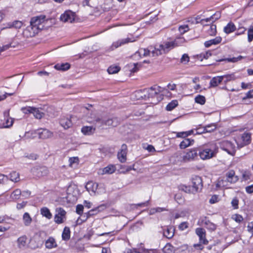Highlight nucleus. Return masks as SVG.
<instances>
[{
    "instance_id": "f257e3e1",
    "label": "nucleus",
    "mask_w": 253,
    "mask_h": 253,
    "mask_svg": "<svg viewBox=\"0 0 253 253\" xmlns=\"http://www.w3.org/2000/svg\"><path fill=\"white\" fill-rule=\"evenodd\" d=\"M218 149L215 143H210L199 148L198 155L203 160H209L216 156Z\"/></svg>"
},
{
    "instance_id": "f03ea898",
    "label": "nucleus",
    "mask_w": 253,
    "mask_h": 253,
    "mask_svg": "<svg viewBox=\"0 0 253 253\" xmlns=\"http://www.w3.org/2000/svg\"><path fill=\"white\" fill-rule=\"evenodd\" d=\"M178 40L180 41L181 42H183V38H179L174 41L164 42L163 44L159 45V47H155V50L152 51V57L167 53L175 46H178L179 44Z\"/></svg>"
},
{
    "instance_id": "7ed1b4c3",
    "label": "nucleus",
    "mask_w": 253,
    "mask_h": 253,
    "mask_svg": "<svg viewBox=\"0 0 253 253\" xmlns=\"http://www.w3.org/2000/svg\"><path fill=\"white\" fill-rule=\"evenodd\" d=\"M238 180V176L235 175V171L233 170H230L226 173V179H218L216 184L217 188L224 187L227 186L226 182L234 183Z\"/></svg>"
},
{
    "instance_id": "20e7f679",
    "label": "nucleus",
    "mask_w": 253,
    "mask_h": 253,
    "mask_svg": "<svg viewBox=\"0 0 253 253\" xmlns=\"http://www.w3.org/2000/svg\"><path fill=\"white\" fill-rule=\"evenodd\" d=\"M46 20V16L41 15L31 18L30 23L40 32L44 28V23Z\"/></svg>"
},
{
    "instance_id": "39448f33",
    "label": "nucleus",
    "mask_w": 253,
    "mask_h": 253,
    "mask_svg": "<svg viewBox=\"0 0 253 253\" xmlns=\"http://www.w3.org/2000/svg\"><path fill=\"white\" fill-rule=\"evenodd\" d=\"M192 193L200 192L203 187V181L201 177L195 175L191 179Z\"/></svg>"
},
{
    "instance_id": "423d86ee",
    "label": "nucleus",
    "mask_w": 253,
    "mask_h": 253,
    "mask_svg": "<svg viewBox=\"0 0 253 253\" xmlns=\"http://www.w3.org/2000/svg\"><path fill=\"white\" fill-rule=\"evenodd\" d=\"M220 147L221 149L227 152L231 155H234L236 151L235 145L231 142L227 140H224L220 142Z\"/></svg>"
},
{
    "instance_id": "0eeeda50",
    "label": "nucleus",
    "mask_w": 253,
    "mask_h": 253,
    "mask_svg": "<svg viewBox=\"0 0 253 253\" xmlns=\"http://www.w3.org/2000/svg\"><path fill=\"white\" fill-rule=\"evenodd\" d=\"M95 121L96 125L98 124V126L99 127L103 125L116 126L118 125V120L116 118L108 119L107 120L97 118Z\"/></svg>"
},
{
    "instance_id": "6e6552de",
    "label": "nucleus",
    "mask_w": 253,
    "mask_h": 253,
    "mask_svg": "<svg viewBox=\"0 0 253 253\" xmlns=\"http://www.w3.org/2000/svg\"><path fill=\"white\" fill-rule=\"evenodd\" d=\"M136 38L131 37V38H127L126 39H123L118 40L116 42H113L112 45L110 47L111 50H114L115 49L125 44L128 43L129 42H132L136 41Z\"/></svg>"
},
{
    "instance_id": "1a4fd4ad",
    "label": "nucleus",
    "mask_w": 253,
    "mask_h": 253,
    "mask_svg": "<svg viewBox=\"0 0 253 253\" xmlns=\"http://www.w3.org/2000/svg\"><path fill=\"white\" fill-rule=\"evenodd\" d=\"M198 224L205 227L207 229L212 231L216 228V225L210 221L207 217H202L198 220Z\"/></svg>"
},
{
    "instance_id": "9d476101",
    "label": "nucleus",
    "mask_w": 253,
    "mask_h": 253,
    "mask_svg": "<svg viewBox=\"0 0 253 253\" xmlns=\"http://www.w3.org/2000/svg\"><path fill=\"white\" fill-rule=\"evenodd\" d=\"M56 214L54 216V222L57 224H61L63 223L66 219L65 211L61 208H57L56 210Z\"/></svg>"
},
{
    "instance_id": "9b49d317",
    "label": "nucleus",
    "mask_w": 253,
    "mask_h": 253,
    "mask_svg": "<svg viewBox=\"0 0 253 253\" xmlns=\"http://www.w3.org/2000/svg\"><path fill=\"white\" fill-rule=\"evenodd\" d=\"M39 32L37 29L30 23V25L23 31V35L24 37L28 38L35 36Z\"/></svg>"
},
{
    "instance_id": "f8f14e48",
    "label": "nucleus",
    "mask_w": 253,
    "mask_h": 253,
    "mask_svg": "<svg viewBox=\"0 0 253 253\" xmlns=\"http://www.w3.org/2000/svg\"><path fill=\"white\" fill-rule=\"evenodd\" d=\"M67 198L70 201L75 202L77 199L78 190L75 186H69L67 189Z\"/></svg>"
},
{
    "instance_id": "ddd939ff",
    "label": "nucleus",
    "mask_w": 253,
    "mask_h": 253,
    "mask_svg": "<svg viewBox=\"0 0 253 253\" xmlns=\"http://www.w3.org/2000/svg\"><path fill=\"white\" fill-rule=\"evenodd\" d=\"M60 19L64 22L72 23L75 19V13L71 10H66L60 15Z\"/></svg>"
},
{
    "instance_id": "4468645a",
    "label": "nucleus",
    "mask_w": 253,
    "mask_h": 253,
    "mask_svg": "<svg viewBox=\"0 0 253 253\" xmlns=\"http://www.w3.org/2000/svg\"><path fill=\"white\" fill-rule=\"evenodd\" d=\"M127 146L125 144H123L121 146V150L118 152L117 156L118 159L121 163H124L126 160V154H127Z\"/></svg>"
},
{
    "instance_id": "2eb2a0df",
    "label": "nucleus",
    "mask_w": 253,
    "mask_h": 253,
    "mask_svg": "<svg viewBox=\"0 0 253 253\" xmlns=\"http://www.w3.org/2000/svg\"><path fill=\"white\" fill-rule=\"evenodd\" d=\"M241 139L242 142L239 143L238 141H237L236 143L238 147L241 148L245 145H247L251 142V134L248 132L244 133L241 136Z\"/></svg>"
},
{
    "instance_id": "dca6fc26",
    "label": "nucleus",
    "mask_w": 253,
    "mask_h": 253,
    "mask_svg": "<svg viewBox=\"0 0 253 253\" xmlns=\"http://www.w3.org/2000/svg\"><path fill=\"white\" fill-rule=\"evenodd\" d=\"M196 233L199 237L200 243L205 245L208 243V241L206 238V231L202 228H198L196 229Z\"/></svg>"
},
{
    "instance_id": "f3484780",
    "label": "nucleus",
    "mask_w": 253,
    "mask_h": 253,
    "mask_svg": "<svg viewBox=\"0 0 253 253\" xmlns=\"http://www.w3.org/2000/svg\"><path fill=\"white\" fill-rule=\"evenodd\" d=\"M198 151L196 149L189 150L183 156V160L185 161H189L194 160L198 156Z\"/></svg>"
},
{
    "instance_id": "a211bd4d",
    "label": "nucleus",
    "mask_w": 253,
    "mask_h": 253,
    "mask_svg": "<svg viewBox=\"0 0 253 253\" xmlns=\"http://www.w3.org/2000/svg\"><path fill=\"white\" fill-rule=\"evenodd\" d=\"M116 169V167L114 165H109L107 167L100 169L98 170V173L99 174H110L114 173Z\"/></svg>"
},
{
    "instance_id": "6ab92c4d",
    "label": "nucleus",
    "mask_w": 253,
    "mask_h": 253,
    "mask_svg": "<svg viewBox=\"0 0 253 253\" xmlns=\"http://www.w3.org/2000/svg\"><path fill=\"white\" fill-rule=\"evenodd\" d=\"M28 238L26 236H22L19 237L17 240V245L19 249L24 250L27 247Z\"/></svg>"
},
{
    "instance_id": "aec40b11",
    "label": "nucleus",
    "mask_w": 253,
    "mask_h": 253,
    "mask_svg": "<svg viewBox=\"0 0 253 253\" xmlns=\"http://www.w3.org/2000/svg\"><path fill=\"white\" fill-rule=\"evenodd\" d=\"M97 187L98 184L93 181L88 182L85 185V188L86 190L90 193V195H92V194H95Z\"/></svg>"
},
{
    "instance_id": "412c9836",
    "label": "nucleus",
    "mask_w": 253,
    "mask_h": 253,
    "mask_svg": "<svg viewBox=\"0 0 253 253\" xmlns=\"http://www.w3.org/2000/svg\"><path fill=\"white\" fill-rule=\"evenodd\" d=\"M38 134L40 138L46 139L51 137L52 133L46 129H40L38 130Z\"/></svg>"
},
{
    "instance_id": "4be33fe9",
    "label": "nucleus",
    "mask_w": 253,
    "mask_h": 253,
    "mask_svg": "<svg viewBox=\"0 0 253 253\" xmlns=\"http://www.w3.org/2000/svg\"><path fill=\"white\" fill-rule=\"evenodd\" d=\"M153 50H155V47L154 48L153 47H150L149 49H145V48H140L138 50V51L135 53V55L137 54L140 55V56H152V51Z\"/></svg>"
},
{
    "instance_id": "5701e85b",
    "label": "nucleus",
    "mask_w": 253,
    "mask_h": 253,
    "mask_svg": "<svg viewBox=\"0 0 253 253\" xmlns=\"http://www.w3.org/2000/svg\"><path fill=\"white\" fill-rule=\"evenodd\" d=\"M45 247L47 249H52L55 248L57 247V244L55 239L52 237H50L45 241Z\"/></svg>"
},
{
    "instance_id": "b1692460",
    "label": "nucleus",
    "mask_w": 253,
    "mask_h": 253,
    "mask_svg": "<svg viewBox=\"0 0 253 253\" xmlns=\"http://www.w3.org/2000/svg\"><path fill=\"white\" fill-rule=\"evenodd\" d=\"M162 91V88L157 85H154L148 90L149 96L153 97Z\"/></svg>"
},
{
    "instance_id": "393cba45",
    "label": "nucleus",
    "mask_w": 253,
    "mask_h": 253,
    "mask_svg": "<svg viewBox=\"0 0 253 253\" xmlns=\"http://www.w3.org/2000/svg\"><path fill=\"white\" fill-rule=\"evenodd\" d=\"M99 207H97L95 209L90 210L86 213H84L82 215V220L83 221H86L90 216L96 214L99 211Z\"/></svg>"
},
{
    "instance_id": "a878e982",
    "label": "nucleus",
    "mask_w": 253,
    "mask_h": 253,
    "mask_svg": "<svg viewBox=\"0 0 253 253\" xmlns=\"http://www.w3.org/2000/svg\"><path fill=\"white\" fill-rule=\"evenodd\" d=\"M222 41L220 37H216L213 39L206 41L204 43V45L206 47H209L211 45H216Z\"/></svg>"
},
{
    "instance_id": "bb28decb",
    "label": "nucleus",
    "mask_w": 253,
    "mask_h": 253,
    "mask_svg": "<svg viewBox=\"0 0 253 253\" xmlns=\"http://www.w3.org/2000/svg\"><path fill=\"white\" fill-rule=\"evenodd\" d=\"M5 118L3 123V127L8 128L11 126L13 125L14 120L12 118L9 117L8 113H4Z\"/></svg>"
},
{
    "instance_id": "cd10ccee",
    "label": "nucleus",
    "mask_w": 253,
    "mask_h": 253,
    "mask_svg": "<svg viewBox=\"0 0 253 253\" xmlns=\"http://www.w3.org/2000/svg\"><path fill=\"white\" fill-rule=\"evenodd\" d=\"M216 128V125L215 124H211L204 126L203 131H198V133L199 134H202L206 132H211L215 130Z\"/></svg>"
},
{
    "instance_id": "c85d7f7f",
    "label": "nucleus",
    "mask_w": 253,
    "mask_h": 253,
    "mask_svg": "<svg viewBox=\"0 0 253 253\" xmlns=\"http://www.w3.org/2000/svg\"><path fill=\"white\" fill-rule=\"evenodd\" d=\"M60 124L65 129L69 128L72 125L71 121L68 118H61L60 121Z\"/></svg>"
},
{
    "instance_id": "c756f323",
    "label": "nucleus",
    "mask_w": 253,
    "mask_h": 253,
    "mask_svg": "<svg viewBox=\"0 0 253 253\" xmlns=\"http://www.w3.org/2000/svg\"><path fill=\"white\" fill-rule=\"evenodd\" d=\"M222 81L223 77L222 76L213 77L210 81V86L216 87Z\"/></svg>"
},
{
    "instance_id": "7c9ffc66",
    "label": "nucleus",
    "mask_w": 253,
    "mask_h": 253,
    "mask_svg": "<svg viewBox=\"0 0 253 253\" xmlns=\"http://www.w3.org/2000/svg\"><path fill=\"white\" fill-rule=\"evenodd\" d=\"M243 56L240 55L238 56L237 57H232V58H221L217 60L216 61L218 62H221V61H225L227 62H232V63H235L237 61L241 60L243 59Z\"/></svg>"
},
{
    "instance_id": "2f4dec72",
    "label": "nucleus",
    "mask_w": 253,
    "mask_h": 253,
    "mask_svg": "<svg viewBox=\"0 0 253 253\" xmlns=\"http://www.w3.org/2000/svg\"><path fill=\"white\" fill-rule=\"evenodd\" d=\"M70 67V65L68 63L57 64L54 66V68L57 70L65 71L68 70Z\"/></svg>"
},
{
    "instance_id": "473e14b6",
    "label": "nucleus",
    "mask_w": 253,
    "mask_h": 253,
    "mask_svg": "<svg viewBox=\"0 0 253 253\" xmlns=\"http://www.w3.org/2000/svg\"><path fill=\"white\" fill-rule=\"evenodd\" d=\"M41 214L43 216L45 217L48 219H50L52 218V214L50 212L49 210L46 207H43L41 209Z\"/></svg>"
},
{
    "instance_id": "72a5a7b5",
    "label": "nucleus",
    "mask_w": 253,
    "mask_h": 253,
    "mask_svg": "<svg viewBox=\"0 0 253 253\" xmlns=\"http://www.w3.org/2000/svg\"><path fill=\"white\" fill-rule=\"evenodd\" d=\"M194 142V140H191L189 138L184 139L181 142L179 145V147L181 149H185L186 147L189 146Z\"/></svg>"
},
{
    "instance_id": "f704fd0d",
    "label": "nucleus",
    "mask_w": 253,
    "mask_h": 253,
    "mask_svg": "<svg viewBox=\"0 0 253 253\" xmlns=\"http://www.w3.org/2000/svg\"><path fill=\"white\" fill-rule=\"evenodd\" d=\"M22 194L20 189H16L14 190L10 195V198L12 200H17L19 199Z\"/></svg>"
},
{
    "instance_id": "c9c22d12",
    "label": "nucleus",
    "mask_w": 253,
    "mask_h": 253,
    "mask_svg": "<svg viewBox=\"0 0 253 253\" xmlns=\"http://www.w3.org/2000/svg\"><path fill=\"white\" fill-rule=\"evenodd\" d=\"M236 30L235 25L232 23H229L224 28V32L226 34H229L234 32Z\"/></svg>"
},
{
    "instance_id": "e433bc0d",
    "label": "nucleus",
    "mask_w": 253,
    "mask_h": 253,
    "mask_svg": "<svg viewBox=\"0 0 253 253\" xmlns=\"http://www.w3.org/2000/svg\"><path fill=\"white\" fill-rule=\"evenodd\" d=\"M70 230L68 227H65L64 228L62 234V238L63 240L67 241L70 238Z\"/></svg>"
},
{
    "instance_id": "4c0bfd02",
    "label": "nucleus",
    "mask_w": 253,
    "mask_h": 253,
    "mask_svg": "<svg viewBox=\"0 0 253 253\" xmlns=\"http://www.w3.org/2000/svg\"><path fill=\"white\" fill-rule=\"evenodd\" d=\"M95 129L93 126H85L82 128V132L85 135H90L94 132Z\"/></svg>"
},
{
    "instance_id": "58836bf2",
    "label": "nucleus",
    "mask_w": 253,
    "mask_h": 253,
    "mask_svg": "<svg viewBox=\"0 0 253 253\" xmlns=\"http://www.w3.org/2000/svg\"><path fill=\"white\" fill-rule=\"evenodd\" d=\"M32 114L37 119H41L44 115V113L39 108L34 107Z\"/></svg>"
},
{
    "instance_id": "ea45409f",
    "label": "nucleus",
    "mask_w": 253,
    "mask_h": 253,
    "mask_svg": "<svg viewBox=\"0 0 253 253\" xmlns=\"http://www.w3.org/2000/svg\"><path fill=\"white\" fill-rule=\"evenodd\" d=\"M222 76L223 77V80L224 79H225L224 81L225 83H226L230 81H234L236 79L238 78V77H237L235 76V73H232L231 74L225 75H223Z\"/></svg>"
},
{
    "instance_id": "a19ab883",
    "label": "nucleus",
    "mask_w": 253,
    "mask_h": 253,
    "mask_svg": "<svg viewBox=\"0 0 253 253\" xmlns=\"http://www.w3.org/2000/svg\"><path fill=\"white\" fill-rule=\"evenodd\" d=\"M23 220L25 226H29L31 223L32 218L28 212H25L23 216Z\"/></svg>"
},
{
    "instance_id": "79ce46f5",
    "label": "nucleus",
    "mask_w": 253,
    "mask_h": 253,
    "mask_svg": "<svg viewBox=\"0 0 253 253\" xmlns=\"http://www.w3.org/2000/svg\"><path fill=\"white\" fill-rule=\"evenodd\" d=\"M209 26V25H208ZM207 33L211 36H215L216 34V26L214 24H211L209 26L207 30Z\"/></svg>"
},
{
    "instance_id": "37998d69",
    "label": "nucleus",
    "mask_w": 253,
    "mask_h": 253,
    "mask_svg": "<svg viewBox=\"0 0 253 253\" xmlns=\"http://www.w3.org/2000/svg\"><path fill=\"white\" fill-rule=\"evenodd\" d=\"M178 105V101L176 100H172L166 106V110L169 111L172 110Z\"/></svg>"
},
{
    "instance_id": "c03bdc74",
    "label": "nucleus",
    "mask_w": 253,
    "mask_h": 253,
    "mask_svg": "<svg viewBox=\"0 0 253 253\" xmlns=\"http://www.w3.org/2000/svg\"><path fill=\"white\" fill-rule=\"evenodd\" d=\"M10 179L12 181L16 182L19 181V174L16 171H12L10 173Z\"/></svg>"
},
{
    "instance_id": "a18cd8bd",
    "label": "nucleus",
    "mask_w": 253,
    "mask_h": 253,
    "mask_svg": "<svg viewBox=\"0 0 253 253\" xmlns=\"http://www.w3.org/2000/svg\"><path fill=\"white\" fill-rule=\"evenodd\" d=\"M164 253H172L174 247L170 244H167L163 249Z\"/></svg>"
},
{
    "instance_id": "49530a36",
    "label": "nucleus",
    "mask_w": 253,
    "mask_h": 253,
    "mask_svg": "<svg viewBox=\"0 0 253 253\" xmlns=\"http://www.w3.org/2000/svg\"><path fill=\"white\" fill-rule=\"evenodd\" d=\"M195 101L197 103L200 104L201 105H204L206 102V98L205 96L198 95L195 98Z\"/></svg>"
},
{
    "instance_id": "de8ad7c7",
    "label": "nucleus",
    "mask_w": 253,
    "mask_h": 253,
    "mask_svg": "<svg viewBox=\"0 0 253 253\" xmlns=\"http://www.w3.org/2000/svg\"><path fill=\"white\" fill-rule=\"evenodd\" d=\"M120 70V68L117 66H111L107 70L109 74H113L118 73Z\"/></svg>"
},
{
    "instance_id": "09e8293b",
    "label": "nucleus",
    "mask_w": 253,
    "mask_h": 253,
    "mask_svg": "<svg viewBox=\"0 0 253 253\" xmlns=\"http://www.w3.org/2000/svg\"><path fill=\"white\" fill-rule=\"evenodd\" d=\"M164 235L167 238L170 239L174 235L173 230L172 228H167L164 231Z\"/></svg>"
},
{
    "instance_id": "8fccbe9b",
    "label": "nucleus",
    "mask_w": 253,
    "mask_h": 253,
    "mask_svg": "<svg viewBox=\"0 0 253 253\" xmlns=\"http://www.w3.org/2000/svg\"><path fill=\"white\" fill-rule=\"evenodd\" d=\"M178 30L180 34L182 35L188 32L189 30V29L188 25H184L179 26Z\"/></svg>"
},
{
    "instance_id": "3c124183",
    "label": "nucleus",
    "mask_w": 253,
    "mask_h": 253,
    "mask_svg": "<svg viewBox=\"0 0 253 253\" xmlns=\"http://www.w3.org/2000/svg\"><path fill=\"white\" fill-rule=\"evenodd\" d=\"M253 40V26L251 27L248 31V41L251 42Z\"/></svg>"
},
{
    "instance_id": "603ef678",
    "label": "nucleus",
    "mask_w": 253,
    "mask_h": 253,
    "mask_svg": "<svg viewBox=\"0 0 253 253\" xmlns=\"http://www.w3.org/2000/svg\"><path fill=\"white\" fill-rule=\"evenodd\" d=\"M33 107L27 106L21 108L22 111L25 114H32Z\"/></svg>"
},
{
    "instance_id": "864d4df0",
    "label": "nucleus",
    "mask_w": 253,
    "mask_h": 253,
    "mask_svg": "<svg viewBox=\"0 0 253 253\" xmlns=\"http://www.w3.org/2000/svg\"><path fill=\"white\" fill-rule=\"evenodd\" d=\"M251 173L249 171H244L242 174V178L244 180H248L250 179Z\"/></svg>"
},
{
    "instance_id": "5fc2aeb1",
    "label": "nucleus",
    "mask_w": 253,
    "mask_h": 253,
    "mask_svg": "<svg viewBox=\"0 0 253 253\" xmlns=\"http://www.w3.org/2000/svg\"><path fill=\"white\" fill-rule=\"evenodd\" d=\"M12 42H10L9 44H7L2 45V46H0V53L1 52L8 49L10 47H15V45H12Z\"/></svg>"
},
{
    "instance_id": "6e6d98bb",
    "label": "nucleus",
    "mask_w": 253,
    "mask_h": 253,
    "mask_svg": "<svg viewBox=\"0 0 253 253\" xmlns=\"http://www.w3.org/2000/svg\"><path fill=\"white\" fill-rule=\"evenodd\" d=\"M180 189L186 193H192V187L190 186L181 185L180 186Z\"/></svg>"
},
{
    "instance_id": "4d7b16f0",
    "label": "nucleus",
    "mask_w": 253,
    "mask_h": 253,
    "mask_svg": "<svg viewBox=\"0 0 253 253\" xmlns=\"http://www.w3.org/2000/svg\"><path fill=\"white\" fill-rule=\"evenodd\" d=\"M84 206L82 205H78L76 207V212L82 216L83 215Z\"/></svg>"
},
{
    "instance_id": "13d9d810",
    "label": "nucleus",
    "mask_w": 253,
    "mask_h": 253,
    "mask_svg": "<svg viewBox=\"0 0 253 253\" xmlns=\"http://www.w3.org/2000/svg\"><path fill=\"white\" fill-rule=\"evenodd\" d=\"M238 204L239 200L237 198H234L231 201V204L234 209H237L238 208Z\"/></svg>"
},
{
    "instance_id": "bf43d9fd",
    "label": "nucleus",
    "mask_w": 253,
    "mask_h": 253,
    "mask_svg": "<svg viewBox=\"0 0 253 253\" xmlns=\"http://www.w3.org/2000/svg\"><path fill=\"white\" fill-rule=\"evenodd\" d=\"M189 61V57L186 54H184L180 59V62L183 64H186Z\"/></svg>"
},
{
    "instance_id": "052dcab7",
    "label": "nucleus",
    "mask_w": 253,
    "mask_h": 253,
    "mask_svg": "<svg viewBox=\"0 0 253 253\" xmlns=\"http://www.w3.org/2000/svg\"><path fill=\"white\" fill-rule=\"evenodd\" d=\"M220 16L221 14L220 12L217 11L215 12L214 14L211 16V18L212 19V22L218 20L219 18H220Z\"/></svg>"
},
{
    "instance_id": "680f3d73",
    "label": "nucleus",
    "mask_w": 253,
    "mask_h": 253,
    "mask_svg": "<svg viewBox=\"0 0 253 253\" xmlns=\"http://www.w3.org/2000/svg\"><path fill=\"white\" fill-rule=\"evenodd\" d=\"M212 22V19L211 18V16L209 18H205V19H202L200 20V23L203 25L204 26H206L207 25L205 24V23L207 22Z\"/></svg>"
},
{
    "instance_id": "e2e57ef3",
    "label": "nucleus",
    "mask_w": 253,
    "mask_h": 253,
    "mask_svg": "<svg viewBox=\"0 0 253 253\" xmlns=\"http://www.w3.org/2000/svg\"><path fill=\"white\" fill-rule=\"evenodd\" d=\"M22 25L23 24L22 22L19 21H15L13 23V27L16 29H19L22 27Z\"/></svg>"
},
{
    "instance_id": "0e129e2a",
    "label": "nucleus",
    "mask_w": 253,
    "mask_h": 253,
    "mask_svg": "<svg viewBox=\"0 0 253 253\" xmlns=\"http://www.w3.org/2000/svg\"><path fill=\"white\" fill-rule=\"evenodd\" d=\"M247 228L248 231L253 235V221L249 223Z\"/></svg>"
},
{
    "instance_id": "69168bd1",
    "label": "nucleus",
    "mask_w": 253,
    "mask_h": 253,
    "mask_svg": "<svg viewBox=\"0 0 253 253\" xmlns=\"http://www.w3.org/2000/svg\"><path fill=\"white\" fill-rule=\"evenodd\" d=\"M188 223L186 222H183L180 224L179 225V228L181 230H184L188 228Z\"/></svg>"
},
{
    "instance_id": "338daca9",
    "label": "nucleus",
    "mask_w": 253,
    "mask_h": 253,
    "mask_svg": "<svg viewBox=\"0 0 253 253\" xmlns=\"http://www.w3.org/2000/svg\"><path fill=\"white\" fill-rule=\"evenodd\" d=\"M246 97L243 98V99L246 98H252L253 97V89L249 90L246 94Z\"/></svg>"
},
{
    "instance_id": "774afa93",
    "label": "nucleus",
    "mask_w": 253,
    "mask_h": 253,
    "mask_svg": "<svg viewBox=\"0 0 253 253\" xmlns=\"http://www.w3.org/2000/svg\"><path fill=\"white\" fill-rule=\"evenodd\" d=\"M246 191L249 194L253 193V184L248 186L246 187Z\"/></svg>"
}]
</instances>
